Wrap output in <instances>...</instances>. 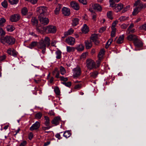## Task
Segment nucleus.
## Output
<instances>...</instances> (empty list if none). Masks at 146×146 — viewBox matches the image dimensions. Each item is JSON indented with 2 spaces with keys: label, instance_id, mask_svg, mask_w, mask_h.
Here are the masks:
<instances>
[{
  "label": "nucleus",
  "instance_id": "nucleus-47",
  "mask_svg": "<svg viewBox=\"0 0 146 146\" xmlns=\"http://www.w3.org/2000/svg\"><path fill=\"white\" fill-rule=\"evenodd\" d=\"M62 83L68 87H70L71 85V82H62Z\"/></svg>",
  "mask_w": 146,
  "mask_h": 146
},
{
  "label": "nucleus",
  "instance_id": "nucleus-39",
  "mask_svg": "<svg viewBox=\"0 0 146 146\" xmlns=\"http://www.w3.org/2000/svg\"><path fill=\"white\" fill-rule=\"evenodd\" d=\"M107 15L109 19H112L113 17H112V12L111 11H110L108 12L107 14Z\"/></svg>",
  "mask_w": 146,
  "mask_h": 146
},
{
  "label": "nucleus",
  "instance_id": "nucleus-60",
  "mask_svg": "<svg viewBox=\"0 0 146 146\" xmlns=\"http://www.w3.org/2000/svg\"><path fill=\"white\" fill-rule=\"evenodd\" d=\"M133 35H131L127 36V39L129 40H132L133 39Z\"/></svg>",
  "mask_w": 146,
  "mask_h": 146
},
{
  "label": "nucleus",
  "instance_id": "nucleus-53",
  "mask_svg": "<svg viewBox=\"0 0 146 146\" xmlns=\"http://www.w3.org/2000/svg\"><path fill=\"white\" fill-rule=\"evenodd\" d=\"M130 7V6L129 5H128L126 6L125 8H124L123 9V10L122 12L123 13H124L125 11H127L128 10H129Z\"/></svg>",
  "mask_w": 146,
  "mask_h": 146
},
{
  "label": "nucleus",
  "instance_id": "nucleus-7",
  "mask_svg": "<svg viewBox=\"0 0 146 146\" xmlns=\"http://www.w3.org/2000/svg\"><path fill=\"white\" fill-rule=\"evenodd\" d=\"M38 18L40 23L44 25H47L49 22V20L47 18L39 16Z\"/></svg>",
  "mask_w": 146,
  "mask_h": 146
},
{
  "label": "nucleus",
  "instance_id": "nucleus-19",
  "mask_svg": "<svg viewBox=\"0 0 146 146\" xmlns=\"http://www.w3.org/2000/svg\"><path fill=\"white\" fill-rule=\"evenodd\" d=\"M93 7L95 10L98 11H101L102 9L101 6L97 4H94Z\"/></svg>",
  "mask_w": 146,
  "mask_h": 146
},
{
  "label": "nucleus",
  "instance_id": "nucleus-25",
  "mask_svg": "<svg viewBox=\"0 0 146 146\" xmlns=\"http://www.w3.org/2000/svg\"><path fill=\"white\" fill-rule=\"evenodd\" d=\"M61 5L60 4H58L57 7L54 10V13L58 15L59 14L60 9H61Z\"/></svg>",
  "mask_w": 146,
  "mask_h": 146
},
{
  "label": "nucleus",
  "instance_id": "nucleus-62",
  "mask_svg": "<svg viewBox=\"0 0 146 146\" xmlns=\"http://www.w3.org/2000/svg\"><path fill=\"white\" fill-rule=\"evenodd\" d=\"M13 49H11V48H8L7 51V52L8 53V54H9L11 55L12 53V51H13Z\"/></svg>",
  "mask_w": 146,
  "mask_h": 146
},
{
  "label": "nucleus",
  "instance_id": "nucleus-38",
  "mask_svg": "<svg viewBox=\"0 0 146 146\" xmlns=\"http://www.w3.org/2000/svg\"><path fill=\"white\" fill-rule=\"evenodd\" d=\"M27 9L26 7H24L21 10L22 14L24 15H26L27 13Z\"/></svg>",
  "mask_w": 146,
  "mask_h": 146
},
{
  "label": "nucleus",
  "instance_id": "nucleus-18",
  "mask_svg": "<svg viewBox=\"0 0 146 146\" xmlns=\"http://www.w3.org/2000/svg\"><path fill=\"white\" fill-rule=\"evenodd\" d=\"M82 31L84 33H87L89 31V28L86 24H84L82 28Z\"/></svg>",
  "mask_w": 146,
  "mask_h": 146
},
{
  "label": "nucleus",
  "instance_id": "nucleus-55",
  "mask_svg": "<svg viewBox=\"0 0 146 146\" xmlns=\"http://www.w3.org/2000/svg\"><path fill=\"white\" fill-rule=\"evenodd\" d=\"M5 33L2 28H0V35L3 36L5 35Z\"/></svg>",
  "mask_w": 146,
  "mask_h": 146
},
{
  "label": "nucleus",
  "instance_id": "nucleus-4",
  "mask_svg": "<svg viewBox=\"0 0 146 146\" xmlns=\"http://www.w3.org/2000/svg\"><path fill=\"white\" fill-rule=\"evenodd\" d=\"M86 66L90 70L96 68L95 62L92 59L90 58L87 59L86 60Z\"/></svg>",
  "mask_w": 146,
  "mask_h": 146
},
{
  "label": "nucleus",
  "instance_id": "nucleus-31",
  "mask_svg": "<svg viewBox=\"0 0 146 146\" xmlns=\"http://www.w3.org/2000/svg\"><path fill=\"white\" fill-rule=\"evenodd\" d=\"M140 11V10L139 9H138V8H137L136 7L133 9V11L132 12V15H135Z\"/></svg>",
  "mask_w": 146,
  "mask_h": 146
},
{
  "label": "nucleus",
  "instance_id": "nucleus-23",
  "mask_svg": "<svg viewBox=\"0 0 146 146\" xmlns=\"http://www.w3.org/2000/svg\"><path fill=\"white\" fill-rule=\"evenodd\" d=\"M105 52V50H104L103 49H102L100 51L98 55V57L99 59L100 60H101L103 55L104 54Z\"/></svg>",
  "mask_w": 146,
  "mask_h": 146
},
{
  "label": "nucleus",
  "instance_id": "nucleus-32",
  "mask_svg": "<svg viewBox=\"0 0 146 146\" xmlns=\"http://www.w3.org/2000/svg\"><path fill=\"white\" fill-rule=\"evenodd\" d=\"M71 133L70 131H67L64 132L63 134V136L66 138L69 137L71 135Z\"/></svg>",
  "mask_w": 146,
  "mask_h": 146
},
{
  "label": "nucleus",
  "instance_id": "nucleus-35",
  "mask_svg": "<svg viewBox=\"0 0 146 146\" xmlns=\"http://www.w3.org/2000/svg\"><path fill=\"white\" fill-rule=\"evenodd\" d=\"M42 115V113L40 112H39L36 114L35 117L36 119H40L41 118Z\"/></svg>",
  "mask_w": 146,
  "mask_h": 146
},
{
  "label": "nucleus",
  "instance_id": "nucleus-37",
  "mask_svg": "<svg viewBox=\"0 0 146 146\" xmlns=\"http://www.w3.org/2000/svg\"><path fill=\"white\" fill-rule=\"evenodd\" d=\"M60 68L61 74L62 75H64L66 72L64 68L62 66H60Z\"/></svg>",
  "mask_w": 146,
  "mask_h": 146
},
{
  "label": "nucleus",
  "instance_id": "nucleus-40",
  "mask_svg": "<svg viewBox=\"0 0 146 146\" xmlns=\"http://www.w3.org/2000/svg\"><path fill=\"white\" fill-rule=\"evenodd\" d=\"M135 45L136 47H140L143 46V43L141 42H137L135 43Z\"/></svg>",
  "mask_w": 146,
  "mask_h": 146
},
{
  "label": "nucleus",
  "instance_id": "nucleus-13",
  "mask_svg": "<svg viewBox=\"0 0 146 146\" xmlns=\"http://www.w3.org/2000/svg\"><path fill=\"white\" fill-rule=\"evenodd\" d=\"M60 120L61 119L60 117L59 116H57L55 117L52 120L51 123L55 125H56L59 124Z\"/></svg>",
  "mask_w": 146,
  "mask_h": 146
},
{
  "label": "nucleus",
  "instance_id": "nucleus-48",
  "mask_svg": "<svg viewBox=\"0 0 146 146\" xmlns=\"http://www.w3.org/2000/svg\"><path fill=\"white\" fill-rule=\"evenodd\" d=\"M140 29L146 31V23L139 27Z\"/></svg>",
  "mask_w": 146,
  "mask_h": 146
},
{
  "label": "nucleus",
  "instance_id": "nucleus-44",
  "mask_svg": "<svg viewBox=\"0 0 146 146\" xmlns=\"http://www.w3.org/2000/svg\"><path fill=\"white\" fill-rule=\"evenodd\" d=\"M98 74V73L97 72H95L90 74V76L94 78H96Z\"/></svg>",
  "mask_w": 146,
  "mask_h": 146
},
{
  "label": "nucleus",
  "instance_id": "nucleus-21",
  "mask_svg": "<svg viewBox=\"0 0 146 146\" xmlns=\"http://www.w3.org/2000/svg\"><path fill=\"white\" fill-rule=\"evenodd\" d=\"M31 23L33 25L37 26L38 25V21L36 17H33L31 19Z\"/></svg>",
  "mask_w": 146,
  "mask_h": 146
},
{
  "label": "nucleus",
  "instance_id": "nucleus-17",
  "mask_svg": "<svg viewBox=\"0 0 146 146\" xmlns=\"http://www.w3.org/2000/svg\"><path fill=\"white\" fill-rule=\"evenodd\" d=\"M44 124L46 126L49 125L50 124V119L47 116H44Z\"/></svg>",
  "mask_w": 146,
  "mask_h": 146
},
{
  "label": "nucleus",
  "instance_id": "nucleus-63",
  "mask_svg": "<svg viewBox=\"0 0 146 146\" xmlns=\"http://www.w3.org/2000/svg\"><path fill=\"white\" fill-rule=\"evenodd\" d=\"M27 144V142L25 141H23L21 142L19 146H25Z\"/></svg>",
  "mask_w": 146,
  "mask_h": 146
},
{
  "label": "nucleus",
  "instance_id": "nucleus-26",
  "mask_svg": "<svg viewBox=\"0 0 146 146\" xmlns=\"http://www.w3.org/2000/svg\"><path fill=\"white\" fill-rule=\"evenodd\" d=\"M79 21V20L78 18H75L73 19L72 20V25L73 26H76L78 24Z\"/></svg>",
  "mask_w": 146,
  "mask_h": 146
},
{
  "label": "nucleus",
  "instance_id": "nucleus-1",
  "mask_svg": "<svg viewBox=\"0 0 146 146\" xmlns=\"http://www.w3.org/2000/svg\"><path fill=\"white\" fill-rule=\"evenodd\" d=\"M56 26L51 25L41 27H37L36 28V30L37 32L42 34L44 32L48 33H54L56 32Z\"/></svg>",
  "mask_w": 146,
  "mask_h": 146
},
{
  "label": "nucleus",
  "instance_id": "nucleus-16",
  "mask_svg": "<svg viewBox=\"0 0 146 146\" xmlns=\"http://www.w3.org/2000/svg\"><path fill=\"white\" fill-rule=\"evenodd\" d=\"M123 5L121 3L117 4L115 7V11L116 12H118L119 11L123 8Z\"/></svg>",
  "mask_w": 146,
  "mask_h": 146
},
{
  "label": "nucleus",
  "instance_id": "nucleus-42",
  "mask_svg": "<svg viewBox=\"0 0 146 146\" xmlns=\"http://www.w3.org/2000/svg\"><path fill=\"white\" fill-rule=\"evenodd\" d=\"M118 23V21H115L114 22H113L112 24V25L111 26V29H116L115 28V27L116 26V25Z\"/></svg>",
  "mask_w": 146,
  "mask_h": 146
},
{
  "label": "nucleus",
  "instance_id": "nucleus-29",
  "mask_svg": "<svg viewBox=\"0 0 146 146\" xmlns=\"http://www.w3.org/2000/svg\"><path fill=\"white\" fill-rule=\"evenodd\" d=\"M53 74H54L55 73H56V77L57 78H59V75H60V72L58 70V68H55L53 72Z\"/></svg>",
  "mask_w": 146,
  "mask_h": 146
},
{
  "label": "nucleus",
  "instance_id": "nucleus-56",
  "mask_svg": "<svg viewBox=\"0 0 146 146\" xmlns=\"http://www.w3.org/2000/svg\"><path fill=\"white\" fill-rule=\"evenodd\" d=\"M51 128V127L49 126H46V127L43 126L42 127V130L45 131Z\"/></svg>",
  "mask_w": 146,
  "mask_h": 146
},
{
  "label": "nucleus",
  "instance_id": "nucleus-64",
  "mask_svg": "<svg viewBox=\"0 0 146 146\" xmlns=\"http://www.w3.org/2000/svg\"><path fill=\"white\" fill-rule=\"evenodd\" d=\"M48 114L50 115H54L55 114L54 111L52 110L49 111Z\"/></svg>",
  "mask_w": 146,
  "mask_h": 146
},
{
  "label": "nucleus",
  "instance_id": "nucleus-14",
  "mask_svg": "<svg viewBox=\"0 0 146 146\" xmlns=\"http://www.w3.org/2000/svg\"><path fill=\"white\" fill-rule=\"evenodd\" d=\"M41 40L43 41V42L46 46L47 47H49L50 45V38L48 37H45L43 40Z\"/></svg>",
  "mask_w": 146,
  "mask_h": 146
},
{
  "label": "nucleus",
  "instance_id": "nucleus-51",
  "mask_svg": "<svg viewBox=\"0 0 146 146\" xmlns=\"http://www.w3.org/2000/svg\"><path fill=\"white\" fill-rule=\"evenodd\" d=\"M116 29H112V31L111 33V36L112 37H114L115 36L116 32Z\"/></svg>",
  "mask_w": 146,
  "mask_h": 146
},
{
  "label": "nucleus",
  "instance_id": "nucleus-12",
  "mask_svg": "<svg viewBox=\"0 0 146 146\" xmlns=\"http://www.w3.org/2000/svg\"><path fill=\"white\" fill-rule=\"evenodd\" d=\"M62 11L63 14L65 16H69L70 14V9L67 7H63L62 9Z\"/></svg>",
  "mask_w": 146,
  "mask_h": 146
},
{
  "label": "nucleus",
  "instance_id": "nucleus-33",
  "mask_svg": "<svg viewBox=\"0 0 146 146\" xmlns=\"http://www.w3.org/2000/svg\"><path fill=\"white\" fill-rule=\"evenodd\" d=\"M84 46L83 44H80L77 48V50L79 51H82L84 49Z\"/></svg>",
  "mask_w": 146,
  "mask_h": 146
},
{
  "label": "nucleus",
  "instance_id": "nucleus-28",
  "mask_svg": "<svg viewBox=\"0 0 146 146\" xmlns=\"http://www.w3.org/2000/svg\"><path fill=\"white\" fill-rule=\"evenodd\" d=\"M6 28L7 31L9 32H12L15 29V28L12 25H8Z\"/></svg>",
  "mask_w": 146,
  "mask_h": 146
},
{
  "label": "nucleus",
  "instance_id": "nucleus-59",
  "mask_svg": "<svg viewBox=\"0 0 146 146\" xmlns=\"http://www.w3.org/2000/svg\"><path fill=\"white\" fill-rule=\"evenodd\" d=\"M60 79L61 80L64 82L68 80V79L67 77L64 78L63 76H61L60 77Z\"/></svg>",
  "mask_w": 146,
  "mask_h": 146
},
{
  "label": "nucleus",
  "instance_id": "nucleus-30",
  "mask_svg": "<svg viewBox=\"0 0 146 146\" xmlns=\"http://www.w3.org/2000/svg\"><path fill=\"white\" fill-rule=\"evenodd\" d=\"M73 32V30L72 29H70L67 32H65L64 35L65 36H68L72 34Z\"/></svg>",
  "mask_w": 146,
  "mask_h": 146
},
{
  "label": "nucleus",
  "instance_id": "nucleus-34",
  "mask_svg": "<svg viewBox=\"0 0 146 146\" xmlns=\"http://www.w3.org/2000/svg\"><path fill=\"white\" fill-rule=\"evenodd\" d=\"M75 48L74 47H72L70 46L66 47V50L67 52H73L74 51Z\"/></svg>",
  "mask_w": 146,
  "mask_h": 146
},
{
  "label": "nucleus",
  "instance_id": "nucleus-9",
  "mask_svg": "<svg viewBox=\"0 0 146 146\" xmlns=\"http://www.w3.org/2000/svg\"><path fill=\"white\" fill-rule=\"evenodd\" d=\"M40 123L38 121H37L33 124L30 128L31 131H33L38 129L40 126Z\"/></svg>",
  "mask_w": 146,
  "mask_h": 146
},
{
  "label": "nucleus",
  "instance_id": "nucleus-45",
  "mask_svg": "<svg viewBox=\"0 0 146 146\" xmlns=\"http://www.w3.org/2000/svg\"><path fill=\"white\" fill-rule=\"evenodd\" d=\"M6 21L5 19L3 18H0V26H3V24Z\"/></svg>",
  "mask_w": 146,
  "mask_h": 146
},
{
  "label": "nucleus",
  "instance_id": "nucleus-20",
  "mask_svg": "<svg viewBox=\"0 0 146 146\" xmlns=\"http://www.w3.org/2000/svg\"><path fill=\"white\" fill-rule=\"evenodd\" d=\"M85 43L86 48L87 49L90 48L92 46V43L91 41L86 40Z\"/></svg>",
  "mask_w": 146,
  "mask_h": 146
},
{
  "label": "nucleus",
  "instance_id": "nucleus-6",
  "mask_svg": "<svg viewBox=\"0 0 146 146\" xmlns=\"http://www.w3.org/2000/svg\"><path fill=\"white\" fill-rule=\"evenodd\" d=\"M73 77L74 78H78L81 74V70L79 67H77L73 70Z\"/></svg>",
  "mask_w": 146,
  "mask_h": 146
},
{
  "label": "nucleus",
  "instance_id": "nucleus-58",
  "mask_svg": "<svg viewBox=\"0 0 146 146\" xmlns=\"http://www.w3.org/2000/svg\"><path fill=\"white\" fill-rule=\"evenodd\" d=\"M106 29V27H102L100 29L99 31L100 33H102L105 31Z\"/></svg>",
  "mask_w": 146,
  "mask_h": 146
},
{
  "label": "nucleus",
  "instance_id": "nucleus-61",
  "mask_svg": "<svg viewBox=\"0 0 146 146\" xmlns=\"http://www.w3.org/2000/svg\"><path fill=\"white\" fill-rule=\"evenodd\" d=\"M6 58V56L3 54L2 56H0V61H3L5 60Z\"/></svg>",
  "mask_w": 146,
  "mask_h": 146
},
{
  "label": "nucleus",
  "instance_id": "nucleus-36",
  "mask_svg": "<svg viewBox=\"0 0 146 146\" xmlns=\"http://www.w3.org/2000/svg\"><path fill=\"white\" fill-rule=\"evenodd\" d=\"M98 35L96 34L92 35L91 37V40H92L93 41H95L98 40Z\"/></svg>",
  "mask_w": 146,
  "mask_h": 146
},
{
  "label": "nucleus",
  "instance_id": "nucleus-46",
  "mask_svg": "<svg viewBox=\"0 0 146 146\" xmlns=\"http://www.w3.org/2000/svg\"><path fill=\"white\" fill-rule=\"evenodd\" d=\"M54 91L56 95H60V90L59 88L58 87L55 88L54 89Z\"/></svg>",
  "mask_w": 146,
  "mask_h": 146
},
{
  "label": "nucleus",
  "instance_id": "nucleus-10",
  "mask_svg": "<svg viewBox=\"0 0 146 146\" xmlns=\"http://www.w3.org/2000/svg\"><path fill=\"white\" fill-rule=\"evenodd\" d=\"M19 19V15L17 14L11 16L10 17V20L12 22H16L18 21Z\"/></svg>",
  "mask_w": 146,
  "mask_h": 146
},
{
  "label": "nucleus",
  "instance_id": "nucleus-27",
  "mask_svg": "<svg viewBox=\"0 0 146 146\" xmlns=\"http://www.w3.org/2000/svg\"><path fill=\"white\" fill-rule=\"evenodd\" d=\"M55 54L56 59H60L61 58L62 52L60 50H57L55 52Z\"/></svg>",
  "mask_w": 146,
  "mask_h": 146
},
{
  "label": "nucleus",
  "instance_id": "nucleus-3",
  "mask_svg": "<svg viewBox=\"0 0 146 146\" xmlns=\"http://www.w3.org/2000/svg\"><path fill=\"white\" fill-rule=\"evenodd\" d=\"M36 12L40 14L39 16H42L46 14L47 9L46 7L41 6L37 8Z\"/></svg>",
  "mask_w": 146,
  "mask_h": 146
},
{
  "label": "nucleus",
  "instance_id": "nucleus-43",
  "mask_svg": "<svg viewBox=\"0 0 146 146\" xmlns=\"http://www.w3.org/2000/svg\"><path fill=\"white\" fill-rule=\"evenodd\" d=\"M9 1L11 5L17 4L19 1V0H9Z\"/></svg>",
  "mask_w": 146,
  "mask_h": 146
},
{
  "label": "nucleus",
  "instance_id": "nucleus-50",
  "mask_svg": "<svg viewBox=\"0 0 146 146\" xmlns=\"http://www.w3.org/2000/svg\"><path fill=\"white\" fill-rule=\"evenodd\" d=\"M17 52L14 49H13L11 55L15 57H16L17 56Z\"/></svg>",
  "mask_w": 146,
  "mask_h": 146
},
{
  "label": "nucleus",
  "instance_id": "nucleus-24",
  "mask_svg": "<svg viewBox=\"0 0 146 146\" xmlns=\"http://www.w3.org/2000/svg\"><path fill=\"white\" fill-rule=\"evenodd\" d=\"M124 39V35H122L120 36L117 41V43L118 44H121L123 42Z\"/></svg>",
  "mask_w": 146,
  "mask_h": 146
},
{
  "label": "nucleus",
  "instance_id": "nucleus-52",
  "mask_svg": "<svg viewBox=\"0 0 146 146\" xmlns=\"http://www.w3.org/2000/svg\"><path fill=\"white\" fill-rule=\"evenodd\" d=\"M88 54L87 52L83 53L81 56V58H86L87 55Z\"/></svg>",
  "mask_w": 146,
  "mask_h": 146
},
{
  "label": "nucleus",
  "instance_id": "nucleus-8",
  "mask_svg": "<svg viewBox=\"0 0 146 146\" xmlns=\"http://www.w3.org/2000/svg\"><path fill=\"white\" fill-rule=\"evenodd\" d=\"M75 38L71 36L69 37L65 40V42L70 45H74L75 43Z\"/></svg>",
  "mask_w": 146,
  "mask_h": 146
},
{
  "label": "nucleus",
  "instance_id": "nucleus-41",
  "mask_svg": "<svg viewBox=\"0 0 146 146\" xmlns=\"http://www.w3.org/2000/svg\"><path fill=\"white\" fill-rule=\"evenodd\" d=\"M109 2L110 3V6L113 7L115 6V2L114 0H110Z\"/></svg>",
  "mask_w": 146,
  "mask_h": 146
},
{
  "label": "nucleus",
  "instance_id": "nucleus-49",
  "mask_svg": "<svg viewBox=\"0 0 146 146\" xmlns=\"http://www.w3.org/2000/svg\"><path fill=\"white\" fill-rule=\"evenodd\" d=\"M112 40H113L112 39H110L108 40L106 43V48L108 47L111 44V43L112 41Z\"/></svg>",
  "mask_w": 146,
  "mask_h": 146
},
{
  "label": "nucleus",
  "instance_id": "nucleus-22",
  "mask_svg": "<svg viewBox=\"0 0 146 146\" xmlns=\"http://www.w3.org/2000/svg\"><path fill=\"white\" fill-rule=\"evenodd\" d=\"M38 45V42L37 41H33L32 42L28 47L29 48L32 49L33 48Z\"/></svg>",
  "mask_w": 146,
  "mask_h": 146
},
{
  "label": "nucleus",
  "instance_id": "nucleus-15",
  "mask_svg": "<svg viewBox=\"0 0 146 146\" xmlns=\"http://www.w3.org/2000/svg\"><path fill=\"white\" fill-rule=\"evenodd\" d=\"M46 46L42 40H40L38 42L37 48L39 49H46Z\"/></svg>",
  "mask_w": 146,
  "mask_h": 146
},
{
  "label": "nucleus",
  "instance_id": "nucleus-5",
  "mask_svg": "<svg viewBox=\"0 0 146 146\" xmlns=\"http://www.w3.org/2000/svg\"><path fill=\"white\" fill-rule=\"evenodd\" d=\"M134 5L137 8H138L140 11L142 9H145L146 7L145 4H144L140 0H137L135 1L134 3Z\"/></svg>",
  "mask_w": 146,
  "mask_h": 146
},
{
  "label": "nucleus",
  "instance_id": "nucleus-11",
  "mask_svg": "<svg viewBox=\"0 0 146 146\" xmlns=\"http://www.w3.org/2000/svg\"><path fill=\"white\" fill-rule=\"evenodd\" d=\"M70 5L71 7L74 9L78 10L79 9L80 6L77 2L75 1H72L70 2Z\"/></svg>",
  "mask_w": 146,
  "mask_h": 146
},
{
  "label": "nucleus",
  "instance_id": "nucleus-54",
  "mask_svg": "<svg viewBox=\"0 0 146 146\" xmlns=\"http://www.w3.org/2000/svg\"><path fill=\"white\" fill-rule=\"evenodd\" d=\"M2 5L4 8H6L7 6V1H4L1 3Z\"/></svg>",
  "mask_w": 146,
  "mask_h": 146
},
{
  "label": "nucleus",
  "instance_id": "nucleus-2",
  "mask_svg": "<svg viewBox=\"0 0 146 146\" xmlns=\"http://www.w3.org/2000/svg\"><path fill=\"white\" fill-rule=\"evenodd\" d=\"M0 42L5 45H12L15 42V39L11 36H6L0 38Z\"/></svg>",
  "mask_w": 146,
  "mask_h": 146
},
{
  "label": "nucleus",
  "instance_id": "nucleus-57",
  "mask_svg": "<svg viewBox=\"0 0 146 146\" xmlns=\"http://www.w3.org/2000/svg\"><path fill=\"white\" fill-rule=\"evenodd\" d=\"M79 1L83 4V5H86L87 4V2L86 0H78Z\"/></svg>",
  "mask_w": 146,
  "mask_h": 146
}]
</instances>
